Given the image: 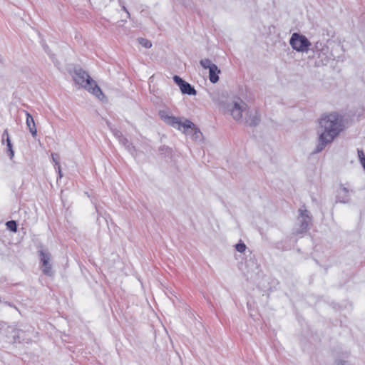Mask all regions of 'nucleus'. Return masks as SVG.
<instances>
[{
    "label": "nucleus",
    "instance_id": "obj_26",
    "mask_svg": "<svg viewBox=\"0 0 365 365\" xmlns=\"http://www.w3.org/2000/svg\"><path fill=\"white\" fill-rule=\"evenodd\" d=\"M6 305L9 306V307H14L15 306L11 304L10 302H4Z\"/></svg>",
    "mask_w": 365,
    "mask_h": 365
},
{
    "label": "nucleus",
    "instance_id": "obj_29",
    "mask_svg": "<svg viewBox=\"0 0 365 365\" xmlns=\"http://www.w3.org/2000/svg\"><path fill=\"white\" fill-rule=\"evenodd\" d=\"M363 168H364V170H365V164L364 165V167H363Z\"/></svg>",
    "mask_w": 365,
    "mask_h": 365
},
{
    "label": "nucleus",
    "instance_id": "obj_17",
    "mask_svg": "<svg viewBox=\"0 0 365 365\" xmlns=\"http://www.w3.org/2000/svg\"><path fill=\"white\" fill-rule=\"evenodd\" d=\"M200 64L203 68H208L210 69V67L213 65H215V63H212V61L209 58H205L202 59L200 61Z\"/></svg>",
    "mask_w": 365,
    "mask_h": 365
},
{
    "label": "nucleus",
    "instance_id": "obj_16",
    "mask_svg": "<svg viewBox=\"0 0 365 365\" xmlns=\"http://www.w3.org/2000/svg\"><path fill=\"white\" fill-rule=\"evenodd\" d=\"M13 333V340L14 342H21V335L24 333L22 330L19 329H14L12 331Z\"/></svg>",
    "mask_w": 365,
    "mask_h": 365
},
{
    "label": "nucleus",
    "instance_id": "obj_23",
    "mask_svg": "<svg viewBox=\"0 0 365 365\" xmlns=\"http://www.w3.org/2000/svg\"><path fill=\"white\" fill-rule=\"evenodd\" d=\"M333 365H351L347 360L342 359H337L334 361Z\"/></svg>",
    "mask_w": 365,
    "mask_h": 365
},
{
    "label": "nucleus",
    "instance_id": "obj_27",
    "mask_svg": "<svg viewBox=\"0 0 365 365\" xmlns=\"http://www.w3.org/2000/svg\"><path fill=\"white\" fill-rule=\"evenodd\" d=\"M123 137H124V136H123V135L122 134V135H120V137H118L117 139H118V140H119V142H120V141H121V139H122Z\"/></svg>",
    "mask_w": 365,
    "mask_h": 365
},
{
    "label": "nucleus",
    "instance_id": "obj_21",
    "mask_svg": "<svg viewBox=\"0 0 365 365\" xmlns=\"http://www.w3.org/2000/svg\"><path fill=\"white\" fill-rule=\"evenodd\" d=\"M246 248V245L244 242H242L241 241L235 245L236 250L241 253L245 252Z\"/></svg>",
    "mask_w": 365,
    "mask_h": 365
},
{
    "label": "nucleus",
    "instance_id": "obj_20",
    "mask_svg": "<svg viewBox=\"0 0 365 365\" xmlns=\"http://www.w3.org/2000/svg\"><path fill=\"white\" fill-rule=\"evenodd\" d=\"M51 157H52L53 161L55 163V164L56 165H58L59 176H60V178H61L62 177V174H61V167H60L59 162H58L59 155L58 154H56V153H52L51 154Z\"/></svg>",
    "mask_w": 365,
    "mask_h": 365
},
{
    "label": "nucleus",
    "instance_id": "obj_15",
    "mask_svg": "<svg viewBox=\"0 0 365 365\" xmlns=\"http://www.w3.org/2000/svg\"><path fill=\"white\" fill-rule=\"evenodd\" d=\"M6 148H7L6 152L9 154V158L11 160H12L14 156V151L13 150V145H12V143H11L9 136H7Z\"/></svg>",
    "mask_w": 365,
    "mask_h": 365
},
{
    "label": "nucleus",
    "instance_id": "obj_5",
    "mask_svg": "<svg viewBox=\"0 0 365 365\" xmlns=\"http://www.w3.org/2000/svg\"><path fill=\"white\" fill-rule=\"evenodd\" d=\"M299 213L298 221L299 225L295 231L297 235L306 233L309 230L312 219L310 212L307 210L305 205L302 206L299 209Z\"/></svg>",
    "mask_w": 365,
    "mask_h": 365
},
{
    "label": "nucleus",
    "instance_id": "obj_2",
    "mask_svg": "<svg viewBox=\"0 0 365 365\" xmlns=\"http://www.w3.org/2000/svg\"><path fill=\"white\" fill-rule=\"evenodd\" d=\"M159 116L165 123L173 128L181 130L183 128V133L187 135H190L191 138L195 141H200L202 139V133L200 130L190 120L186 119L182 123L179 118L170 115L165 110L159 111Z\"/></svg>",
    "mask_w": 365,
    "mask_h": 365
},
{
    "label": "nucleus",
    "instance_id": "obj_4",
    "mask_svg": "<svg viewBox=\"0 0 365 365\" xmlns=\"http://www.w3.org/2000/svg\"><path fill=\"white\" fill-rule=\"evenodd\" d=\"M292 48L298 52H307L311 46L309 39L304 35L294 33L289 40Z\"/></svg>",
    "mask_w": 365,
    "mask_h": 365
},
{
    "label": "nucleus",
    "instance_id": "obj_9",
    "mask_svg": "<svg viewBox=\"0 0 365 365\" xmlns=\"http://www.w3.org/2000/svg\"><path fill=\"white\" fill-rule=\"evenodd\" d=\"M340 187L341 190L336 195V202L344 204L349 203L351 201L349 190L343 185H341Z\"/></svg>",
    "mask_w": 365,
    "mask_h": 365
},
{
    "label": "nucleus",
    "instance_id": "obj_22",
    "mask_svg": "<svg viewBox=\"0 0 365 365\" xmlns=\"http://www.w3.org/2000/svg\"><path fill=\"white\" fill-rule=\"evenodd\" d=\"M358 157L360 160V162L364 167V165L365 164V154L364 151L361 149L357 150Z\"/></svg>",
    "mask_w": 365,
    "mask_h": 365
},
{
    "label": "nucleus",
    "instance_id": "obj_24",
    "mask_svg": "<svg viewBox=\"0 0 365 365\" xmlns=\"http://www.w3.org/2000/svg\"><path fill=\"white\" fill-rule=\"evenodd\" d=\"M7 136H9V135L8 130H7V129H6V130L4 131V133H3V134H2V136H1V143H2L3 144L4 143V142H5V141H6V142L7 141Z\"/></svg>",
    "mask_w": 365,
    "mask_h": 365
},
{
    "label": "nucleus",
    "instance_id": "obj_1",
    "mask_svg": "<svg viewBox=\"0 0 365 365\" xmlns=\"http://www.w3.org/2000/svg\"><path fill=\"white\" fill-rule=\"evenodd\" d=\"M319 123L318 142L313 154L322 152L343 130V118L336 112L323 115Z\"/></svg>",
    "mask_w": 365,
    "mask_h": 365
},
{
    "label": "nucleus",
    "instance_id": "obj_13",
    "mask_svg": "<svg viewBox=\"0 0 365 365\" xmlns=\"http://www.w3.org/2000/svg\"><path fill=\"white\" fill-rule=\"evenodd\" d=\"M120 143H121L130 154L134 155V153L136 151L135 148L133 145L132 143L129 142V140L125 137H123L121 139Z\"/></svg>",
    "mask_w": 365,
    "mask_h": 365
},
{
    "label": "nucleus",
    "instance_id": "obj_14",
    "mask_svg": "<svg viewBox=\"0 0 365 365\" xmlns=\"http://www.w3.org/2000/svg\"><path fill=\"white\" fill-rule=\"evenodd\" d=\"M325 49H327V47H326L322 42L317 41L314 45L312 50L313 52L316 53L317 54L320 56V53L324 52Z\"/></svg>",
    "mask_w": 365,
    "mask_h": 365
},
{
    "label": "nucleus",
    "instance_id": "obj_7",
    "mask_svg": "<svg viewBox=\"0 0 365 365\" xmlns=\"http://www.w3.org/2000/svg\"><path fill=\"white\" fill-rule=\"evenodd\" d=\"M174 82L180 87L181 92L187 95H195L196 91L189 83L185 81L178 76H173Z\"/></svg>",
    "mask_w": 365,
    "mask_h": 365
},
{
    "label": "nucleus",
    "instance_id": "obj_25",
    "mask_svg": "<svg viewBox=\"0 0 365 365\" xmlns=\"http://www.w3.org/2000/svg\"><path fill=\"white\" fill-rule=\"evenodd\" d=\"M112 133L116 138L120 137V135H122V133L117 129H112Z\"/></svg>",
    "mask_w": 365,
    "mask_h": 365
},
{
    "label": "nucleus",
    "instance_id": "obj_18",
    "mask_svg": "<svg viewBox=\"0 0 365 365\" xmlns=\"http://www.w3.org/2000/svg\"><path fill=\"white\" fill-rule=\"evenodd\" d=\"M138 41L139 42V43L146 48H150L151 46H152V43L150 41L146 39V38H138Z\"/></svg>",
    "mask_w": 365,
    "mask_h": 365
},
{
    "label": "nucleus",
    "instance_id": "obj_8",
    "mask_svg": "<svg viewBox=\"0 0 365 365\" xmlns=\"http://www.w3.org/2000/svg\"><path fill=\"white\" fill-rule=\"evenodd\" d=\"M246 107V104L243 102L239 103L238 102H234L230 109V114L233 118L237 120H241L242 118V112Z\"/></svg>",
    "mask_w": 365,
    "mask_h": 365
},
{
    "label": "nucleus",
    "instance_id": "obj_12",
    "mask_svg": "<svg viewBox=\"0 0 365 365\" xmlns=\"http://www.w3.org/2000/svg\"><path fill=\"white\" fill-rule=\"evenodd\" d=\"M221 73L220 69L217 65H213L209 69V80L212 83H216L219 81V74Z\"/></svg>",
    "mask_w": 365,
    "mask_h": 365
},
{
    "label": "nucleus",
    "instance_id": "obj_10",
    "mask_svg": "<svg viewBox=\"0 0 365 365\" xmlns=\"http://www.w3.org/2000/svg\"><path fill=\"white\" fill-rule=\"evenodd\" d=\"M260 122V115L257 110L249 111L247 117L245 118V124L250 127L257 126Z\"/></svg>",
    "mask_w": 365,
    "mask_h": 365
},
{
    "label": "nucleus",
    "instance_id": "obj_11",
    "mask_svg": "<svg viewBox=\"0 0 365 365\" xmlns=\"http://www.w3.org/2000/svg\"><path fill=\"white\" fill-rule=\"evenodd\" d=\"M26 116V126L29 128L30 133H31L33 137H36L37 135V130L36 128L35 122L33 118V116L26 110H24Z\"/></svg>",
    "mask_w": 365,
    "mask_h": 365
},
{
    "label": "nucleus",
    "instance_id": "obj_6",
    "mask_svg": "<svg viewBox=\"0 0 365 365\" xmlns=\"http://www.w3.org/2000/svg\"><path fill=\"white\" fill-rule=\"evenodd\" d=\"M40 262L41 264L42 272L46 275L51 277L53 275V271L52 269V265L51 264V255L47 250H38Z\"/></svg>",
    "mask_w": 365,
    "mask_h": 365
},
{
    "label": "nucleus",
    "instance_id": "obj_28",
    "mask_svg": "<svg viewBox=\"0 0 365 365\" xmlns=\"http://www.w3.org/2000/svg\"><path fill=\"white\" fill-rule=\"evenodd\" d=\"M123 9L127 12V14H128V15H130V14H129V13L128 12V11L126 10V9H125V6H123Z\"/></svg>",
    "mask_w": 365,
    "mask_h": 365
},
{
    "label": "nucleus",
    "instance_id": "obj_3",
    "mask_svg": "<svg viewBox=\"0 0 365 365\" xmlns=\"http://www.w3.org/2000/svg\"><path fill=\"white\" fill-rule=\"evenodd\" d=\"M73 78L76 83L88 90L98 99L104 97L101 89L96 84V81L81 68L77 67L74 68Z\"/></svg>",
    "mask_w": 365,
    "mask_h": 365
},
{
    "label": "nucleus",
    "instance_id": "obj_19",
    "mask_svg": "<svg viewBox=\"0 0 365 365\" xmlns=\"http://www.w3.org/2000/svg\"><path fill=\"white\" fill-rule=\"evenodd\" d=\"M6 227L7 228L12 231V232H16L17 231V224L16 221L14 220H10L6 222Z\"/></svg>",
    "mask_w": 365,
    "mask_h": 365
}]
</instances>
